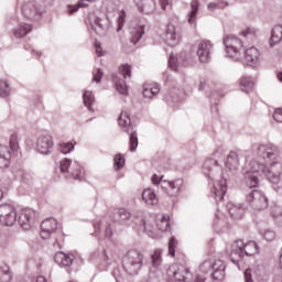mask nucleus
<instances>
[{
    "label": "nucleus",
    "mask_w": 282,
    "mask_h": 282,
    "mask_svg": "<svg viewBox=\"0 0 282 282\" xmlns=\"http://www.w3.org/2000/svg\"><path fill=\"white\" fill-rule=\"evenodd\" d=\"M161 188L169 195V197H177L184 189V180L176 178L174 181H163Z\"/></svg>",
    "instance_id": "9b49d317"
},
{
    "label": "nucleus",
    "mask_w": 282,
    "mask_h": 282,
    "mask_svg": "<svg viewBox=\"0 0 282 282\" xmlns=\"http://www.w3.org/2000/svg\"><path fill=\"white\" fill-rule=\"evenodd\" d=\"M10 91H11V88L8 80L6 79L0 80V97L8 98L10 96Z\"/></svg>",
    "instance_id": "58836bf2"
},
{
    "label": "nucleus",
    "mask_w": 282,
    "mask_h": 282,
    "mask_svg": "<svg viewBox=\"0 0 282 282\" xmlns=\"http://www.w3.org/2000/svg\"><path fill=\"white\" fill-rule=\"evenodd\" d=\"M206 278L202 276V275H197L194 280V282H205Z\"/></svg>",
    "instance_id": "338daca9"
},
{
    "label": "nucleus",
    "mask_w": 282,
    "mask_h": 282,
    "mask_svg": "<svg viewBox=\"0 0 282 282\" xmlns=\"http://www.w3.org/2000/svg\"><path fill=\"white\" fill-rule=\"evenodd\" d=\"M0 224L2 226H14L17 224V209L10 204L0 205Z\"/></svg>",
    "instance_id": "9d476101"
},
{
    "label": "nucleus",
    "mask_w": 282,
    "mask_h": 282,
    "mask_svg": "<svg viewBox=\"0 0 282 282\" xmlns=\"http://www.w3.org/2000/svg\"><path fill=\"white\" fill-rule=\"evenodd\" d=\"M196 54L200 63H208L213 54V43L208 40L200 41Z\"/></svg>",
    "instance_id": "4468645a"
},
{
    "label": "nucleus",
    "mask_w": 282,
    "mask_h": 282,
    "mask_svg": "<svg viewBox=\"0 0 282 282\" xmlns=\"http://www.w3.org/2000/svg\"><path fill=\"white\" fill-rule=\"evenodd\" d=\"M181 40H182V34L180 33V31H177L175 25H173L172 23L167 24L166 31H165V43L170 47H175L176 45H180Z\"/></svg>",
    "instance_id": "dca6fc26"
},
{
    "label": "nucleus",
    "mask_w": 282,
    "mask_h": 282,
    "mask_svg": "<svg viewBox=\"0 0 282 282\" xmlns=\"http://www.w3.org/2000/svg\"><path fill=\"white\" fill-rule=\"evenodd\" d=\"M138 149V142H131L130 143V151L133 153Z\"/></svg>",
    "instance_id": "0e129e2a"
},
{
    "label": "nucleus",
    "mask_w": 282,
    "mask_h": 282,
    "mask_svg": "<svg viewBox=\"0 0 282 282\" xmlns=\"http://www.w3.org/2000/svg\"><path fill=\"white\" fill-rule=\"evenodd\" d=\"M245 282H252V270L247 269L245 271Z\"/></svg>",
    "instance_id": "13d9d810"
},
{
    "label": "nucleus",
    "mask_w": 282,
    "mask_h": 282,
    "mask_svg": "<svg viewBox=\"0 0 282 282\" xmlns=\"http://www.w3.org/2000/svg\"><path fill=\"white\" fill-rule=\"evenodd\" d=\"M58 230V221L54 218H48L41 224V237L42 239H50L51 235H54Z\"/></svg>",
    "instance_id": "a211bd4d"
},
{
    "label": "nucleus",
    "mask_w": 282,
    "mask_h": 282,
    "mask_svg": "<svg viewBox=\"0 0 282 282\" xmlns=\"http://www.w3.org/2000/svg\"><path fill=\"white\" fill-rule=\"evenodd\" d=\"M35 150L37 151V153H41V155H50V153H52V151L54 150V143L36 142Z\"/></svg>",
    "instance_id": "2f4dec72"
},
{
    "label": "nucleus",
    "mask_w": 282,
    "mask_h": 282,
    "mask_svg": "<svg viewBox=\"0 0 282 282\" xmlns=\"http://www.w3.org/2000/svg\"><path fill=\"white\" fill-rule=\"evenodd\" d=\"M115 171H120L124 166V156L122 154L115 155Z\"/></svg>",
    "instance_id": "a18cd8bd"
},
{
    "label": "nucleus",
    "mask_w": 282,
    "mask_h": 282,
    "mask_svg": "<svg viewBox=\"0 0 282 282\" xmlns=\"http://www.w3.org/2000/svg\"><path fill=\"white\" fill-rule=\"evenodd\" d=\"M182 98H184V90L183 88H172L169 94H166L164 96V100L165 102H167V105H173L175 102H180V100H182Z\"/></svg>",
    "instance_id": "4be33fe9"
},
{
    "label": "nucleus",
    "mask_w": 282,
    "mask_h": 282,
    "mask_svg": "<svg viewBox=\"0 0 282 282\" xmlns=\"http://www.w3.org/2000/svg\"><path fill=\"white\" fill-rule=\"evenodd\" d=\"M169 67L173 69V72H177V58H175L173 54L170 55Z\"/></svg>",
    "instance_id": "8fccbe9b"
},
{
    "label": "nucleus",
    "mask_w": 282,
    "mask_h": 282,
    "mask_svg": "<svg viewBox=\"0 0 282 282\" xmlns=\"http://www.w3.org/2000/svg\"><path fill=\"white\" fill-rule=\"evenodd\" d=\"M32 32V25L20 22L18 26L13 29V34L15 39H23V36H28Z\"/></svg>",
    "instance_id": "bb28decb"
},
{
    "label": "nucleus",
    "mask_w": 282,
    "mask_h": 282,
    "mask_svg": "<svg viewBox=\"0 0 282 282\" xmlns=\"http://www.w3.org/2000/svg\"><path fill=\"white\" fill-rule=\"evenodd\" d=\"M225 52L228 58L234 61H241L243 58V42L235 35H226L223 39Z\"/></svg>",
    "instance_id": "20e7f679"
},
{
    "label": "nucleus",
    "mask_w": 282,
    "mask_h": 282,
    "mask_svg": "<svg viewBox=\"0 0 282 282\" xmlns=\"http://www.w3.org/2000/svg\"><path fill=\"white\" fill-rule=\"evenodd\" d=\"M109 18L107 17H93L90 21L91 29L95 30L98 34H102L104 32H106V30H109Z\"/></svg>",
    "instance_id": "6ab92c4d"
},
{
    "label": "nucleus",
    "mask_w": 282,
    "mask_h": 282,
    "mask_svg": "<svg viewBox=\"0 0 282 282\" xmlns=\"http://www.w3.org/2000/svg\"><path fill=\"white\" fill-rule=\"evenodd\" d=\"M217 267L215 265V261L213 260H205L202 264H200V271L204 274H208V272L215 270Z\"/></svg>",
    "instance_id": "79ce46f5"
},
{
    "label": "nucleus",
    "mask_w": 282,
    "mask_h": 282,
    "mask_svg": "<svg viewBox=\"0 0 282 282\" xmlns=\"http://www.w3.org/2000/svg\"><path fill=\"white\" fill-rule=\"evenodd\" d=\"M247 203L252 210H265L268 208V196L259 189H252L247 195Z\"/></svg>",
    "instance_id": "6e6552de"
},
{
    "label": "nucleus",
    "mask_w": 282,
    "mask_h": 282,
    "mask_svg": "<svg viewBox=\"0 0 282 282\" xmlns=\"http://www.w3.org/2000/svg\"><path fill=\"white\" fill-rule=\"evenodd\" d=\"M151 259L153 268H160V265L162 264V250H154L153 254L151 256Z\"/></svg>",
    "instance_id": "37998d69"
},
{
    "label": "nucleus",
    "mask_w": 282,
    "mask_h": 282,
    "mask_svg": "<svg viewBox=\"0 0 282 282\" xmlns=\"http://www.w3.org/2000/svg\"><path fill=\"white\" fill-rule=\"evenodd\" d=\"M54 261L59 265V268H69L72 263H74V256L73 254H66L62 251L55 253Z\"/></svg>",
    "instance_id": "393cba45"
},
{
    "label": "nucleus",
    "mask_w": 282,
    "mask_h": 282,
    "mask_svg": "<svg viewBox=\"0 0 282 282\" xmlns=\"http://www.w3.org/2000/svg\"><path fill=\"white\" fill-rule=\"evenodd\" d=\"M167 274L173 276L176 281H188L191 271L188 270V267L184 264H172L167 269Z\"/></svg>",
    "instance_id": "f8f14e48"
},
{
    "label": "nucleus",
    "mask_w": 282,
    "mask_h": 282,
    "mask_svg": "<svg viewBox=\"0 0 282 282\" xmlns=\"http://www.w3.org/2000/svg\"><path fill=\"white\" fill-rule=\"evenodd\" d=\"M240 89L245 91V94H250L254 89V82L252 77H241L240 79Z\"/></svg>",
    "instance_id": "72a5a7b5"
},
{
    "label": "nucleus",
    "mask_w": 282,
    "mask_h": 282,
    "mask_svg": "<svg viewBox=\"0 0 282 282\" xmlns=\"http://www.w3.org/2000/svg\"><path fill=\"white\" fill-rule=\"evenodd\" d=\"M156 228L161 232H166L171 228V224L169 223V217L159 215L156 217Z\"/></svg>",
    "instance_id": "f704fd0d"
},
{
    "label": "nucleus",
    "mask_w": 282,
    "mask_h": 282,
    "mask_svg": "<svg viewBox=\"0 0 282 282\" xmlns=\"http://www.w3.org/2000/svg\"><path fill=\"white\" fill-rule=\"evenodd\" d=\"M144 256L142 252L132 249L129 250L126 257L123 258V268L128 274H138L140 268H142V261Z\"/></svg>",
    "instance_id": "0eeeda50"
},
{
    "label": "nucleus",
    "mask_w": 282,
    "mask_h": 282,
    "mask_svg": "<svg viewBox=\"0 0 282 282\" xmlns=\"http://www.w3.org/2000/svg\"><path fill=\"white\" fill-rule=\"evenodd\" d=\"M273 120H275V122H282V109L281 108L275 109V111L273 112Z\"/></svg>",
    "instance_id": "864d4df0"
},
{
    "label": "nucleus",
    "mask_w": 282,
    "mask_h": 282,
    "mask_svg": "<svg viewBox=\"0 0 282 282\" xmlns=\"http://www.w3.org/2000/svg\"><path fill=\"white\" fill-rule=\"evenodd\" d=\"M175 248H177V239L175 237L170 238L169 241V254L175 257Z\"/></svg>",
    "instance_id": "de8ad7c7"
},
{
    "label": "nucleus",
    "mask_w": 282,
    "mask_h": 282,
    "mask_svg": "<svg viewBox=\"0 0 282 282\" xmlns=\"http://www.w3.org/2000/svg\"><path fill=\"white\" fill-rule=\"evenodd\" d=\"M17 140H19V137L17 135V133H12L10 137V142H17Z\"/></svg>",
    "instance_id": "774afa93"
},
{
    "label": "nucleus",
    "mask_w": 282,
    "mask_h": 282,
    "mask_svg": "<svg viewBox=\"0 0 282 282\" xmlns=\"http://www.w3.org/2000/svg\"><path fill=\"white\" fill-rule=\"evenodd\" d=\"M145 26L144 24H137L135 26L130 29V43L133 45H138L144 36Z\"/></svg>",
    "instance_id": "b1692460"
},
{
    "label": "nucleus",
    "mask_w": 282,
    "mask_h": 282,
    "mask_svg": "<svg viewBox=\"0 0 282 282\" xmlns=\"http://www.w3.org/2000/svg\"><path fill=\"white\" fill-rule=\"evenodd\" d=\"M245 54V58L247 61V65H257L259 63V50L257 47L251 46L247 50H243L242 55Z\"/></svg>",
    "instance_id": "a878e982"
},
{
    "label": "nucleus",
    "mask_w": 282,
    "mask_h": 282,
    "mask_svg": "<svg viewBox=\"0 0 282 282\" xmlns=\"http://www.w3.org/2000/svg\"><path fill=\"white\" fill-rule=\"evenodd\" d=\"M241 36H243L245 39H248V37H252V36H256L257 35V31H254L253 28H250V26H247L246 29H243L241 31Z\"/></svg>",
    "instance_id": "09e8293b"
},
{
    "label": "nucleus",
    "mask_w": 282,
    "mask_h": 282,
    "mask_svg": "<svg viewBox=\"0 0 282 282\" xmlns=\"http://www.w3.org/2000/svg\"><path fill=\"white\" fill-rule=\"evenodd\" d=\"M160 94V84H148L143 86L144 98H153Z\"/></svg>",
    "instance_id": "c756f323"
},
{
    "label": "nucleus",
    "mask_w": 282,
    "mask_h": 282,
    "mask_svg": "<svg viewBox=\"0 0 282 282\" xmlns=\"http://www.w3.org/2000/svg\"><path fill=\"white\" fill-rule=\"evenodd\" d=\"M199 10V1L193 0L191 3V12L188 13L189 25H195L197 23V12Z\"/></svg>",
    "instance_id": "473e14b6"
},
{
    "label": "nucleus",
    "mask_w": 282,
    "mask_h": 282,
    "mask_svg": "<svg viewBox=\"0 0 282 282\" xmlns=\"http://www.w3.org/2000/svg\"><path fill=\"white\" fill-rule=\"evenodd\" d=\"M59 170L66 178L73 177V180L79 181L85 178V171L83 170V166H80V164L76 161L72 163V160L69 159L62 160L59 162Z\"/></svg>",
    "instance_id": "423d86ee"
},
{
    "label": "nucleus",
    "mask_w": 282,
    "mask_h": 282,
    "mask_svg": "<svg viewBox=\"0 0 282 282\" xmlns=\"http://www.w3.org/2000/svg\"><path fill=\"white\" fill-rule=\"evenodd\" d=\"M126 19H127V12H124V10L119 11V15H118V32H120V30H122L124 28V23H126Z\"/></svg>",
    "instance_id": "49530a36"
},
{
    "label": "nucleus",
    "mask_w": 282,
    "mask_h": 282,
    "mask_svg": "<svg viewBox=\"0 0 282 282\" xmlns=\"http://www.w3.org/2000/svg\"><path fill=\"white\" fill-rule=\"evenodd\" d=\"M118 122L119 127H121V129H124L129 133L130 142H138V133L135 131L129 132L132 129L131 115H129V112L127 111H121Z\"/></svg>",
    "instance_id": "2eb2a0df"
},
{
    "label": "nucleus",
    "mask_w": 282,
    "mask_h": 282,
    "mask_svg": "<svg viewBox=\"0 0 282 282\" xmlns=\"http://www.w3.org/2000/svg\"><path fill=\"white\" fill-rule=\"evenodd\" d=\"M258 154L260 158H263L265 164L271 167H267L264 163L257 160H251L249 163L251 172H247L245 175L247 186L250 188H257V186H259V177L254 175V173H259L260 175H264L268 182L272 184V188L275 193H279V191L282 189V173L274 172V167L272 166V164L281 166V164H279V149L272 143H264L259 147Z\"/></svg>",
    "instance_id": "f257e3e1"
},
{
    "label": "nucleus",
    "mask_w": 282,
    "mask_h": 282,
    "mask_svg": "<svg viewBox=\"0 0 282 282\" xmlns=\"http://www.w3.org/2000/svg\"><path fill=\"white\" fill-rule=\"evenodd\" d=\"M162 10H166L167 6H170L169 0H159Z\"/></svg>",
    "instance_id": "e2e57ef3"
},
{
    "label": "nucleus",
    "mask_w": 282,
    "mask_h": 282,
    "mask_svg": "<svg viewBox=\"0 0 282 282\" xmlns=\"http://www.w3.org/2000/svg\"><path fill=\"white\" fill-rule=\"evenodd\" d=\"M115 217L119 221H129V219H131V213L124 208H120L116 212Z\"/></svg>",
    "instance_id": "ea45409f"
},
{
    "label": "nucleus",
    "mask_w": 282,
    "mask_h": 282,
    "mask_svg": "<svg viewBox=\"0 0 282 282\" xmlns=\"http://www.w3.org/2000/svg\"><path fill=\"white\" fill-rule=\"evenodd\" d=\"M54 139L47 132L42 133L39 138V142H52Z\"/></svg>",
    "instance_id": "3c124183"
},
{
    "label": "nucleus",
    "mask_w": 282,
    "mask_h": 282,
    "mask_svg": "<svg viewBox=\"0 0 282 282\" xmlns=\"http://www.w3.org/2000/svg\"><path fill=\"white\" fill-rule=\"evenodd\" d=\"M113 231L111 230V225L107 224L105 225V237H112Z\"/></svg>",
    "instance_id": "bf43d9fd"
},
{
    "label": "nucleus",
    "mask_w": 282,
    "mask_h": 282,
    "mask_svg": "<svg viewBox=\"0 0 282 282\" xmlns=\"http://www.w3.org/2000/svg\"><path fill=\"white\" fill-rule=\"evenodd\" d=\"M259 253V246L254 241H249L243 243V240H237L230 253V259L237 268H239V261L243 259V257H253V254Z\"/></svg>",
    "instance_id": "7ed1b4c3"
},
{
    "label": "nucleus",
    "mask_w": 282,
    "mask_h": 282,
    "mask_svg": "<svg viewBox=\"0 0 282 282\" xmlns=\"http://www.w3.org/2000/svg\"><path fill=\"white\" fill-rule=\"evenodd\" d=\"M219 8V3L217 2H210L207 6V10H209V12H215V10H217Z\"/></svg>",
    "instance_id": "052dcab7"
},
{
    "label": "nucleus",
    "mask_w": 282,
    "mask_h": 282,
    "mask_svg": "<svg viewBox=\"0 0 282 282\" xmlns=\"http://www.w3.org/2000/svg\"><path fill=\"white\" fill-rule=\"evenodd\" d=\"M83 100H84L85 107H87V109H88L89 111H93L91 106L94 105V102H96V97H94V93H91V91H89V90H86V91L83 94Z\"/></svg>",
    "instance_id": "c9c22d12"
},
{
    "label": "nucleus",
    "mask_w": 282,
    "mask_h": 282,
    "mask_svg": "<svg viewBox=\"0 0 282 282\" xmlns=\"http://www.w3.org/2000/svg\"><path fill=\"white\" fill-rule=\"evenodd\" d=\"M282 41V25H275L271 31L270 46L279 45Z\"/></svg>",
    "instance_id": "cd10ccee"
},
{
    "label": "nucleus",
    "mask_w": 282,
    "mask_h": 282,
    "mask_svg": "<svg viewBox=\"0 0 282 282\" xmlns=\"http://www.w3.org/2000/svg\"><path fill=\"white\" fill-rule=\"evenodd\" d=\"M74 147L75 145L72 142H61L58 143L57 149L61 153H63L64 155H67V153H72Z\"/></svg>",
    "instance_id": "a19ab883"
},
{
    "label": "nucleus",
    "mask_w": 282,
    "mask_h": 282,
    "mask_svg": "<svg viewBox=\"0 0 282 282\" xmlns=\"http://www.w3.org/2000/svg\"><path fill=\"white\" fill-rule=\"evenodd\" d=\"M22 14L25 19L34 21L41 17V10L35 1H28L22 4Z\"/></svg>",
    "instance_id": "f3484780"
},
{
    "label": "nucleus",
    "mask_w": 282,
    "mask_h": 282,
    "mask_svg": "<svg viewBox=\"0 0 282 282\" xmlns=\"http://www.w3.org/2000/svg\"><path fill=\"white\" fill-rule=\"evenodd\" d=\"M142 199L148 204V206H155L158 204V196L155 192L151 188L144 189L142 193Z\"/></svg>",
    "instance_id": "7c9ffc66"
},
{
    "label": "nucleus",
    "mask_w": 282,
    "mask_h": 282,
    "mask_svg": "<svg viewBox=\"0 0 282 282\" xmlns=\"http://www.w3.org/2000/svg\"><path fill=\"white\" fill-rule=\"evenodd\" d=\"M100 226H101L100 221H97V223L94 224L96 237H100Z\"/></svg>",
    "instance_id": "680f3d73"
},
{
    "label": "nucleus",
    "mask_w": 282,
    "mask_h": 282,
    "mask_svg": "<svg viewBox=\"0 0 282 282\" xmlns=\"http://www.w3.org/2000/svg\"><path fill=\"white\" fill-rule=\"evenodd\" d=\"M134 3L139 12H143V14H151L155 12V0H134Z\"/></svg>",
    "instance_id": "aec40b11"
},
{
    "label": "nucleus",
    "mask_w": 282,
    "mask_h": 282,
    "mask_svg": "<svg viewBox=\"0 0 282 282\" xmlns=\"http://www.w3.org/2000/svg\"><path fill=\"white\" fill-rule=\"evenodd\" d=\"M102 70H100V68H98L96 70V73H94V76H93V83H100V80H102Z\"/></svg>",
    "instance_id": "603ef678"
},
{
    "label": "nucleus",
    "mask_w": 282,
    "mask_h": 282,
    "mask_svg": "<svg viewBox=\"0 0 282 282\" xmlns=\"http://www.w3.org/2000/svg\"><path fill=\"white\" fill-rule=\"evenodd\" d=\"M1 273L6 274V276H8V281H10V279H12V274L10 273V267H8V265L2 267Z\"/></svg>",
    "instance_id": "4d7b16f0"
},
{
    "label": "nucleus",
    "mask_w": 282,
    "mask_h": 282,
    "mask_svg": "<svg viewBox=\"0 0 282 282\" xmlns=\"http://www.w3.org/2000/svg\"><path fill=\"white\" fill-rule=\"evenodd\" d=\"M131 78V65L123 64L119 66V73L112 75V83H115L116 90L121 96H127L129 89L127 88V82Z\"/></svg>",
    "instance_id": "39448f33"
},
{
    "label": "nucleus",
    "mask_w": 282,
    "mask_h": 282,
    "mask_svg": "<svg viewBox=\"0 0 282 282\" xmlns=\"http://www.w3.org/2000/svg\"><path fill=\"white\" fill-rule=\"evenodd\" d=\"M271 216L273 217V219H275L276 224H279V226H282V208L279 206H274L271 209Z\"/></svg>",
    "instance_id": "c03bdc74"
},
{
    "label": "nucleus",
    "mask_w": 282,
    "mask_h": 282,
    "mask_svg": "<svg viewBox=\"0 0 282 282\" xmlns=\"http://www.w3.org/2000/svg\"><path fill=\"white\" fill-rule=\"evenodd\" d=\"M19 151L18 142H7L0 144V169H8L12 155Z\"/></svg>",
    "instance_id": "1a4fd4ad"
},
{
    "label": "nucleus",
    "mask_w": 282,
    "mask_h": 282,
    "mask_svg": "<svg viewBox=\"0 0 282 282\" xmlns=\"http://www.w3.org/2000/svg\"><path fill=\"white\" fill-rule=\"evenodd\" d=\"M143 226L145 232H148L149 237L152 239H155V227L153 226V218H150L148 220H143Z\"/></svg>",
    "instance_id": "4c0bfd02"
},
{
    "label": "nucleus",
    "mask_w": 282,
    "mask_h": 282,
    "mask_svg": "<svg viewBox=\"0 0 282 282\" xmlns=\"http://www.w3.org/2000/svg\"><path fill=\"white\" fill-rule=\"evenodd\" d=\"M227 210L232 219H243L246 215V208L241 204L229 203L227 205Z\"/></svg>",
    "instance_id": "5701e85b"
},
{
    "label": "nucleus",
    "mask_w": 282,
    "mask_h": 282,
    "mask_svg": "<svg viewBox=\"0 0 282 282\" xmlns=\"http://www.w3.org/2000/svg\"><path fill=\"white\" fill-rule=\"evenodd\" d=\"M215 269L213 270L212 276L214 281L221 282L226 279V263L221 260H215Z\"/></svg>",
    "instance_id": "412c9836"
},
{
    "label": "nucleus",
    "mask_w": 282,
    "mask_h": 282,
    "mask_svg": "<svg viewBox=\"0 0 282 282\" xmlns=\"http://www.w3.org/2000/svg\"><path fill=\"white\" fill-rule=\"evenodd\" d=\"M226 166L229 171H237L239 169V154H237V152L231 151L228 154Z\"/></svg>",
    "instance_id": "c85d7f7f"
},
{
    "label": "nucleus",
    "mask_w": 282,
    "mask_h": 282,
    "mask_svg": "<svg viewBox=\"0 0 282 282\" xmlns=\"http://www.w3.org/2000/svg\"><path fill=\"white\" fill-rule=\"evenodd\" d=\"M163 177H164V176H159L158 174H153V175H152V183H153L154 185H158V184H161V185H162V182H164V181H162Z\"/></svg>",
    "instance_id": "6e6d98bb"
},
{
    "label": "nucleus",
    "mask_w": 282,
    "mask_h": 282,
    "mask_svg": "<svg viewBox=\"0 0 282 282\" xmlns=\"http://www.w3.org/2000/svg\"><path fill=\"white\" fill-rule=\"evenodd\" d=\"M95 52L97 56H105V52H102V46H100V43L95 42Z\"/></svg>",
    "instance_id": "5fc2aeb1"
},
{
    "label": "nucleus",
    "mask_w": 282,
    "mask_h": 282,
    "mask_svg": "<svg viewBox=\"0 0 282 282\" xmlns=\"http://www.w3.org/2000/svg\"><path fill=\"white\" fill-rule=\"evenodd\" d=\"M33 282H47V279H45V276L43 275H40L35 280H33Z\"/></svg>",
    "instance_id": "69168bd1"
},
{
    "label": "nucleus",
    "mask_w": 282,
    "mask_h": 282,
    "mask_svg": "<svg viewBox=\"0 0 282 282\" xmlns=\"http://www.w3.org/2000/svg\"><path fill=\"white\" fill-rule=\"evenodd\" d=\"M260 235L264 241L272 242L276 239V231L272 229H261Z\"/></svg>",
    "instance_id": "e433bc0d"
},
{
    "label": "nucleus",
    "mask_w": 282,
    "mask_h": 282,
    "mask_svg": "<svg viewBox=\"0 0 282 282\" xmlns=\"http://www.w3.org/2000/svg\"><path fill=\"white\" fill-rule=\"evenodd\" d=\"M219 158H224V150L218 149L214 153V158L205 160L203 164V173L212 180L213 187L212 195L217 203L224 202L226 193H228V185L226 178L221 177V165H219Z\"/></svg>",
    "instance_id": "f03ea898"
},
{
    "label": "nucleus",
    "mask_w": 282,
    "mask_h": 282,
    "mask_svg": "<svg viewBox=\"0 0 282 282\" xmlns=\"http://www.w3.org/2000/svg\"><path fill=\"white\" fill-rule=\"evenodd\" d=\"M35 217L36 212L30 208H24L19 214L18 224L23 230H30L32 228V224H34Z\"/></svg>",
    "instance_id": "ddd939ff"
}]
</instances>
